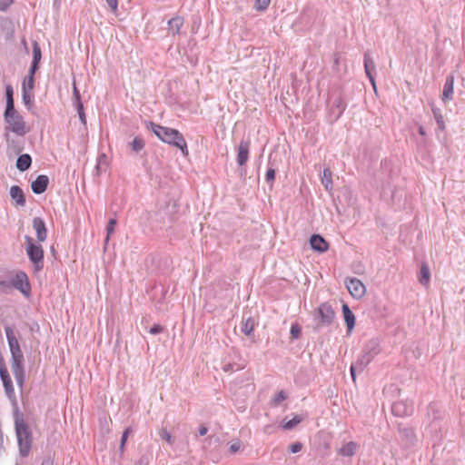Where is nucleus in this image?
<instances>
[{
    "mask_svg": "<svg viewBox=\"0 0 465 465\" xmlns=\"http://www.w3.org/2000/svg\"><path fill=\"white\" fill-rule=\"evenodd\" d=\"M7 343L11 352V369L15 378L17 385L22 388L25 381V372L24 368V354L20 348L19 341L15 335L11 326L5 328Z\"/></svg>",
    "mask_w": 465,
    "mask_h": 465,
    "instance_id": "nucleus-1",
    "label": "nucleus"
},
{
    "mask_svg": "<svg viewBox=\"0 0 465 465\" xmlns=\"http://www.w3.org/2000/svg\"><path fill=\"white\" fill-rule=\"evenodd\" d=\"M14 420L19 454L21 457L25 458L29 455L32 449L33 434L25 420L24 414L19 411L18 407L14 410Z\"/></svg>",
    "mask_w": 465,
    "mask_h": 465,
    "instance_id": "nucleus-2",
    "label": "nucleus"
},
{
    "mask_svg": "<svg viewBox=\"0 0 465 465\" xmlns=\"http://www.w3.org/2000/svg\"><path fill=\"white\" fill-rule=\"evenodd\" d=\"M148 127L161 141L180 149L184 155L188 154L186 141L178 130L162 126L153 122L149 123Z\"/></svg>",
    "mask_w": 465,
    "mask_h": 465,
    "instance_id": "nucleus-3",
    "label": "nucleus"
},
{
    "mask_svg": "<svg viewBox=\"0 0 465 465\" xmlns=\"http://www.w3.org/2000/svg\"><path fill=\"white\" fill-rule=\"evenodd\" d=\"M3 116L5 124L4 134L13 133L16 136L23 137L30 132V127L15 107L5 109Z\"/></svg>",
    "mask_w": 465,
    "mask_h": 465,
    "instance_id": "nucleus-4",
    "label": "nucleus"
},
{
    "mask_svg": "<svg viewBox=\"0 0 465 465\" xmlns=\"http://www.w3.org/2000/svg\"><path fill=\"white\" fill-rule=\"evenodd\" d=\"M25 241L26 243V254L30 262L33 263L35 271H42L44 268L45 257V252L43 247L40 244L35 243L34 239L29 235L25 236Z\"/></svg>",
    "mask_w": 465,
    "mask_h": 465,
    "instance_id": "nucleus-5",
    "label": "nucleus"
},
{
    "mask_svg": "<svg viewBox=\"0 0 465 465\" xmlns=\"http://www.w3.org/2000/svg\"><path fill=\"white\" fill-rule=\"evenodd\" d=\"M335 317L332 307L328 302H322L315 312V320L317 321L313 330L318 331L322 327L329 326L331 324Z\"/></svg>",
    "mask_w": 465,
    "mask_h": 465,
    "instance_id": "nucleus-6",
    "label": "nucleus"
},
{
    "mask_svg": "<svg viewBox=\"0 0 465 465\" xmlns=\"http://www.w3.org/2000/svg\"><path fill=\"white\" fill-rule=\"evenodd\" d=\"M344 284L346 288L348 289L349 292L354 299H361L362 298L366 293V287L362 283L361 280L358 278L352 277V278H346L344 281Z\"/></svg>",
    "mask_w": 465,
    "mask_h": 465,
    "instance_id": "nucleus-7",
    "label": "nucleus"
},
{
    "mask_svg": "<svg viewBox=\"0 0 465 465\" xmlns=\"http://www.w3.org/2000/svg\"><path fill=\"white\" fill-rule=\"evenodd\" d=\"M13 289L19 290L24 295H28L31 292V286L25 272L20 271L11 280Z\"/></svg>",
    "mask_w": 465,
    "mask_h": 465,
    "instance_id": "nucleus-8",
    "label": "nucleus"
},
{
    "mask_svg": "<svg viewBox=\"0 0 465 465\" xmlns=\"http://www.w3.org/2000/svg\"><path fill=\"white\" fill-rule=\"evenodd\" d=\"M413 411V402L408 400L397 401L391 405V412L397 417L410 416Z\"/></svg>",
    "mask_w": 465,
    "mask_h": 465,
    "instance_id": "nucleus-9",
    "label": "nucleus"
},
{
    "mask_svg": "<svg viewBox=\"0 0 465 465\" xmlns=\"http://www.w3.org/2000/svg\"><path fill=\"white\" fill-rule=\"evenodd\" d=\"M4 138L6 142L7 153L10 156L20 154L24 150V143L18 139L12 138L10 134H4Z\"/></svg>",
    "mask_w": 465,
    "mask_h": 465,
    "instance_id": "nucleus-10",
    "label": "nucleus"
},
{
    "mask_svg": "<svg viewBox=\"0 0 465 465\" xmlns=\"http://www.w3.org/2000/svg\"><path fill=\"white\" fill-rule=\"evenodd\" d=\"M363 63H364V70H365L366 75L368 76L373 88L376 89V83H375V78H374V74L376 72V66H375V63H374L373 59L371 57V55L368 52H366L364 54Z\"/></svg>",
    "mask_w": 465,
    "mask_h": 465,
    "instance_id": "nucleus-11",
    "label": "nucleus"
},
{
    "mask_svg": "<svg viewBox=\"0 0 465 465\" xmlns=\"http://www.w3.org/2000/svg\"><path fill=\"white\" fill-rule=\"evenodd\" d=\"M309 242L311 248L320 253L325 252L329 249L328 242L320 234H312Z\"/></svg>",
    "mask_w": 465,
    "mask_h": 465,
    "instance_id": "nucleus-12",
    "label": "nucleus"
},
{
    "mask_svg": "<svg viewBox=\"0 0 465 465\" xmlns=\"http://www.w3.org/2000/svg\"><path fill=\"white\" fill-rule=\"evenodd\" d=\"M49 184V178L47 175L40 174L36 177L35 181L31 183V189L34 193L35 194H42L44 193Z\"/></svg>",
    "mask_w": 465,
    "mask_h": 465,
    "instance_id": "nucleus-13",
    "label": "nucleus"
},
{
    "mask_svg": "<svg viewBox=\"0 0 465 465\" xmlns=\"http://www.w3.org/2000/svg\"><path fill=\"white\" fill-rule=\"evenodd\" d=\"M33 228L35 230L38 242H45L47 238V229L45 221L41 217L33 219Z\"/></svg>",
    "mask_w": 465,
    "mask_h": 465,
    "instance_id": "nucleus-14",
    "label": "nucleus"
},
{
    "mask_svg": "<svg viewBox=\"0 0 465 465\" xmlns=\"http://www.w3.org/2000/svg\"><path fill=\"white\" fill-rule=\"evenodd\" d=\"M250 143L248 141L242 140L238 146L237 153V163L240 166L244 165L249 159Z\"/></svg>",
    "mask_w": 465,
    "mask_h": 465,
    "instance_id": "nucleus-15",
    "label": "nucleus"
},
{
    "mask_svg": "<svg viewBox=\"0 0 465 465\" xmlns=\"http://www.w3.org/2000/svg\"><path fill=\"white\" fill-rule=\"evenodd\" d=\"M183 24H184V19L183 16L176 15V16L171 18L167 22L168 33L173 36L179 35L181 28L183 26Z\"/></svg>",
    "mask_w": 465,
    "mask_h": 465,
    "instance_id": "nucleus-16",
    "label": "nucleus"
},
{
    "mask_svg": "<svg viewBox=\"0 0 465 465\" xmlns=\"http://www.w3.org/2000/svg\"><path fill=\"white\" fill-rule=\"evenodd\" d=\"M341 312L343 315L344 322L347 326L348 331H351L355 327V315L350 309L347 303H343L341 306Z\"/></svg>",
    "mask_w": 465,
    "mask_h": 465,
    "instance_id": "nucleus-17",
    "label": "nucleus"
},
{
    "mask_svg": "<svg viewBox=\"0 0 465 465\" xmlns=\"http://www.w3.org/2000/svg\"><path fill=\"white\" fill-rule=\"evenodd\" d=\"M453 88H454V77H453V75H449V76H447L444 86H443L442 101L444 103L452 100Z\"/></svg>",
    "mask_w": 465,
    "mask_h": 465,
    "instance_id": "nucleus-18",
    "label": "nucleus"
},
{
    "mask_svg": "<svg viewBox=\"0 0 465 465\" xmlns=\"http://www.w3.org/2000/svg\"><path fill=\"white\" fill-rule=\"evenodd\" d=\"M10 196L13 200L15 201L16 206H25V196L22 190V188L18 185H13L10 188Z\"/></svg>",
    "mask_w": 465,
    "mask_h": 465,
    "instance_id": "nucleus-19",
    "label": "nucleus"
},
{
    "mask_svg": "<svg viewBox=\"0 0 465 465\" xmlns=\"http://www.w3.org/2000/svg\"><path fill=\"white\" fill-rule=\"evenodd\" d=\"M346 108V104L341 96L334 99L333 104L331 108V114L334 115L333 121H337L342 114Z\"/></svg>",
    "mask_w": 465,
    "mask_h": 465,
    "instance_id": "nucleus-20",
    "label": "nucleus"
},
{
    "mask_svg": "<svg viewBox=\"0 0 465 465\" xmlns=\"http://www.w3.org/2000/svg\"><path fill=\"white\" fill-rule=\"evenodd\" d=\"M362 351L373 360L374 357L376 355H378L381 351L380 343H379L378 340H376V339L370 340L365 344Z\"/></svg>",
    "mask_w": 465,
    "mask_h": 465,
    "instance_id": "nucleus-21",
    "label": "nucleus"
},
{
    "mask_svg": "<svg viewBox=\"0 0 465 465\" xmlns=\"http://www.w3.org/2000/svg\"><path fill=\"white\" fill-rule=\"evenodd\" d=\"M358 450V444L355 441H349L337 450L339 455L342 457H352Z\"/></svg>",
    "mask_w": 465,
    "mask_h": 465,
    "instance_id": "nucleus-22",
    "label": "nucleus"
},
{
    "mask_svg": "<svg viewBox=\"0 0 465 465\" xmlns=\"http://www.w3.org/2000/svg\"><path fill=\"white\" fill-rule=\"evenodd\" d=\"M32 164V157L28 153L19 154L16 159L15 166L20 172L27 171Z\"/></svg>",
    "mask_w": 465,
    "mask_h": 465,
    "instance_id": "nucleus-23",
    "label": "nucleus"
},
{
    "mask_svg": "<svg viewBox=\"0 0 465 465\" xmlns=\"http://www.w3.org/2000/svg\"><path fill=\"white\" fill-rule=\"evenodd\" d=\"M254 320L252 317L247 318L246 320H243L241 323V331L242 333H244L247 337L253 340V330H254Z\"/></svg>",
    "mask_w": 465,
    "mask_h": 465,
    "instance_id": "nucleus-24",
    "label": "nucleus"
},
{
    "mask_svg": "<svg viewBox=\"0 0 465 465\" xmlns=\"http://www.w3.org/2000/svg\"><path fill=\"white\" fill-rule=\"evenodd\" d=\"M145 146V142L143 138L140 135L135 136L132 142L128 143V147L134 153H139L142 150H143Z\"/></svg>",
    "mask_w": 465,
    "mask_h": 465,
    "instance_id": "nucleus-25",
    "label": "nucleus"
},
{
    "mask_svg": "<svg viewBox=\"0 0 465 465\" xmlns=\"http://www.w3.org/2000/svg\"><path fill=\"white\" fill-rule=\"evenodd\" d=\"M430 272L429 266L426 263H422L420 270L419 282L421 285H427L430 282Z\"/></svg>",
    "mask_w": 465,
    "mask_h": 465,
    "instance_id": "nucleus-26",
    "label": "nucleus"
},
{
    "mask_svg": "<svg viewBox=\"0 0 465 465\" xmlns=\"http://www.w3.org/2000/svg\"><path fill=\"white\" fill-rule=\"evenodd\" d=\"M33 98H34V95L30 93L29 90H27V88L25 86V83H24L23 88H22V99H23V103L25 104V105L26 106V108L28 110H30L31 106L33 105Z\"/></svg>",
    "mask_w": 465,
    "mask_h": 465,
    "instance_id": "nucleus-27",
    "label": "nucleus"
},
{
    "mask_svg": "<svg viewBox=\"0 0 465 465\" xmlns=\"http://www.w3.org/2000/svg\"><path fill=\"white\" fill-rule=\"evenodd\" d=\"M5 109L15 108V100H14V90L13 87L8 84L5 87Z\"/></svg>",
    "mask_w": 465,
    "mask_h": 465,
    "instance_id": "nucleus-28",
    "label": "nucleus"
},
{
    "mask_svg": "<svg viewBox=\"0 0 465 465\" xmlns=\"http://www.w3.org/2000/svg\"><path fill=\"white\" fill-rule=\"evenodd\" d=\"M372 361V359L363 351L354 363L358 367L359 371H362L364 368Z\"/></svg>",
    "mask_w": 465,
    "mask_h": 465,
    "instance_id": "nucleus-29",
    "label": "nucleus"
},
{
    "mask_svg": "<svg viewBox=\"0 0 465 465\" xmlns=\"http://www.w3.org/2000/svg\"><path fill=\"white\" fill-rule=\"evenodd\" d=\"M322 183L325 187L326 190H331L332 188V181H331V172L330 169H324L322 177Z\"/></svg>",
    "mask_w": 465,
    "mask_h": 465,
    "instance_id": "nucleus-30",
    "label": "nucleus"
},
{
    "mask_svg": "<svg viewBox=\"0 0 465 465\" xmlns=\"http://www.w3.org/2000/svg\"><path fill=\"white\" fill-rule=\"evenodd\" d=\"M158 434H159L160 438L162 440H165L170 446L173 445L174 439L165 428H162L158 431Z\"/></svg>",
    "mask_w": 465,
    "mask_h": 465,
    "instance_id": "nucleus-31",
    "label": "nucleus"
},
{
    "mask_svg": "<svg viewBox=\"0 0 465 465\" xmlns=\"http://www.w3.org/2000/svg\"><path fill=\"white\" fill-rule=\"evenodd\" d=\"M42 58L41 48L37 42L33 43V63L39 64Z\"/></svg>",
    "mask_w": 465,
    "mask_h": 465,
    "instance_id": "nucleus-32",
    "label": "nucleus"
},
{
    "mask_svg": "<svg viewBox=\"0 0 465 465\" xmlns=\"http://www.w3.org/2000/svg\"><path fill=\"white\" fill-rule=\"evenodd\" d=\"M432 112H433L434 118H435V120L437 122L438 128L440 130H444L445 129V124H444L443 117H442L441 114H440V109L433 108Z\"/></svg>",
    "mask_w": 465,
    "mask_h": 465,
    "instance_id": "nucleus-33",
    "label": "nucleus"
},
{
    "mask_svg": "<svg viewBox=\"0 0 465 465\" xmlns=\"http://www.w3.org/2000/svg\"><path fill=\"white\" fill-rule=\"evenodd\" d=\"M302 333V327L298 322H293L291 326L290 334L292 340H297L300 338Z\"/></svg>",
    "mask_w": 465,
    "mask_h": 465,
    "instance_id": "nucleus-34",
    "label": "nucleus"
},
{
    "mask_svg": "<svg viewBox=\"0 0 465 465\" xmlns=\"http://www.w3.org/2000/svg\"><path fill=\"white\" fill-rule=\"evenodd\" d=\"M117 224V220L115 218H111L109 221H108V223H107V226H106V238H105V242H108L111 234H113L114 232V228Z\"/></svg>",
    "mask_w": 465,
    "mask_h": 465,
    "instance_id": "nucleus-35",
    "label": "nucleus"
},
{
    "mask_svg": "<svg viewBox=\"0 0 465 465\" xmlns=\"http://www.w3.org/2000/svg\"><path fill=\"white\" fill-rule=\"evenodd\" d=\"M302 420V419L300 416H294L292 420L285 421L282 425V428L284 430H292L296 425H298Z\"/></svg>",
    "mask_w": 465,
    "mask_h": 465,
    "instance_id": "nucleus-36",
    "label": "nucleus"
},
{
    "mask_svg": "<svg viewBox=\"0 0 465 465\" xmlns=\"http://www.w3.org/2000/svg\"><path fill=\"white\" fill-rule=\"evenodd\" d=\"M13 290L10 280L0 281V292L9 293Z\"/></svg>",
    "mask_w": 465,
    "mask_h": 465,
    "instance_id": "nucleus-37",
    "label": "nucleus"
},
{
    "mask_svg": "<svg viewBox=\"0 0 465 465\" xmlns=\"http://www.w3.org/2000/svg\"><path fill=\"white\" fill-rule=\"evenodd\" d=\"M287 399V394L284 391H280L272 400V404L278 406L282 401Z\"/></svg>",
    "mask_w": 465,
    "mask_h": 465,
    "instance_id": "nucleus-38",
    "label": "nucleus"
},
{
    "mask_svg": "<svg viewBox=\"0 0 465 465\" xmlns=\"http://www.w3.org/2000/svg\"><path fill=\"white\" fill-rule=\"evenodd\" d=\"M271 3V0H256L255 8L258 11H265L269 5Z\"/></svg>",
    "mask_w": 465,
    "mask_h": 465,
    "instance_id": "nucleus-39",
    "label": "nucleus"
},
{
    "mask_svg": "<svg viewBox=\"0 0 465 465\" xmlns=\"http://www.w3.org/2000/svg\"><path fill=\"white\" fill-rule=\"evenodd\" d=\"M274 180H275V170L272 168H268L266 174H265L266 183H270L272 185Z\"/></svg>",
    "mask_w": 465,
    "mask_h": 465,
    "instance_id": "nucleus-40",
    "label": "nucleus"
},
{
    "mask_svg": "<svg viewBox=\"0 0 465 465\" xmlns=\"http://www.w3.org/2000/svg\"><path fill=\"white\" fill-rule=\"evenodd\" d=\"M242 447V442L240 440H236L234 442H232L230 447H229V450H230V453L231 454H234L236 453L237 451H239V450L241 449Z\"/></svg>",
    "mask_w": 465,
    "mask_h": 465,
    "instance_id": "nucleus-41",
    "label": "nucleus"
},
{
    "mask_svg": "<svg viewBox=\"0 0 465 465\" xmlns=\"http://www.w3.org/2000/svg\"><path fill=\"white\" fill-rule=\"evenodd\" d=\"M302 449V444L299 441H296V442L291 444L289 447L290 452H292V453H297V452L301 451Z\"/></svg>",
    "mask_w": 465,
    "mask_h": 465,
    "instance_id": "nucleus-42",
    "label": "nucleus"
},
{
    "mask_svg": "<svg viewBox=\"0 0 465 465\" xmlns=\"http://www.w3.org/2000/svg\"><path fill=\"white\" fill-rule=\"evenodd\" d=\"M105 1L111 9V12L114 14H116L117 10H118V0H105Z\"/></svg>",
    "mask_w": 465,
    "mask_h": 465,
    "instance_id": "nucleus-43",
    "label": "nucleus"
},
{
    "mask_svg": "<svg viewBox=\"0 0 465 465\" xmlns=\"http://www.w3.org/2000/svg\"><path fill=\"white\" fill-rule=\"evenodd\" d=\"M163 327L160 324H153L150 330H149V332L151 334H153V335H156V334H159L161 332H163Z\"/></svg>",
    "mask_w": 465,
    "mask_h": 465,
    "instance_id": "nucleus-44",
    "label": "nucleus"
},
{
    "mask_svg": "<svg viewBox=\"0 0 465 465\" xmlns=\"http://www.w3.org/2000/svg\"><path fill=\"white\" fill-rule=\"evenodd\" d=\"M13 3L14 0H0V11H6Z\"/></svg>",
    "mask_w": 465,
    "mask_h": 465,
    "instance_id": "nucleus-45",
    "label": "nucleus"
},
{
    "mask_svg": "<svg viewBox=\"0 0 465 465\" xmlns=\"http://www.w3.org/2000/svg\"><path fill=\"white\" fill-rule=\"evenodd\" d=\"M27 90L31 91L35 87V76L28 75L27 83L25 84Z\"/></svg>",
    "mask_w": 465,
    "mask_h": 465,
    "instance_id": "nucleus-46",
    "label": "nucleus"
},
{
    "mask_svg": "<svg viewBox=\"0 0 465 465\" xmlns=\"http://www.w3.org/2000/svg\"><path fill=\"white\" fill-rule=\"evenodd\" d=\"M77 101H81V94H80L78 88L76 87V85L74 84V90H73V103L77 102Z\"/></svg>",
    "mask_w": 465,
    "mask_h": 465,
    "instance_id": "nucleus-47",
    "label": "nucleus"
},
{
    "mask_svg": "<svg viewBox=\"0 0 465 465\" xmlns=\"http://www.w3.org/2000/svg\"><path fill=\"white\" fill-rule=\"evenodd\" d=\"M39 69V64L37 63H31L30 68H29V75L35 76V73Z\"/></svg>",
    "mask_w": 465,
    "mask_h": 465,
    "instance_id": "nucleus-48",
    "label": "nucleus"
},
{
    "mask_svg": "<svg viewBox=\"0 0 465 465\" xmlns=\"http://www.w3.org/2000/svg\"><path fill=\"white\" fill-rule=\"evenodd\" d=\"M73 104L77 111V114H81V112H84V104H83L82 101L74 102Z\"/></svg>",
    "mask_w": 465,
    "mask_h": 465,
    "instance_id": "nucleus-49",
    "label": "nucleus"
},
{
    "mask_svg": "<svg viewBox=\"0 0 465 465\" xmlns=\"http://www.w3.org/2000/svg\"><path fill=\"white\" fill-rule=\"evenodd\" d=\"M340 63V54L338 53H335L333 55V70H338Z\"/></svg>",
    "mask_w": 465,
    "mask_h": 465,
    "instance_id": "nucleus-50",
    "label": "nucleus"
},
{
    "mask_svg": "<svg viewBox=\"0 0 465 465\" xmlns=\"http://www.w3.org/2000/svg\"><path fill=\"white\" fill-rule=\"evenodd\" d=\"M127 439L126 436H123L121 437V441H120V446H119V451L121 452V454L124 452V445L127 441Z\"/></svg>",
    "mask_w": 465,
    "mask_h": 465,
    "instance_id": "nucleus-51",
    "label": "nucleus"
},
{
    "mask_svg": "<svg viewBox=\"0 0 465 465\" xmlns=\"http://www.w3.org/2000/svg\"><path fill=\"white\" fill-rule=\"evenodd\" d=\"M356 371H358V367L354 363H352L351 365L350 371H351V378L354 381L356 379Z\"/></svg>",
    "mask_w": 465,
    "mask_h": 465,
    "instance_id": "nucleus-52",
    "label": "nucleus"
},
{
    "mask_svg": "<svg viewBox=\"0 0 465 465\" xmlns=\"http://www.w3.org/2000/svg\"><path fill=\"white\" fill-rule=\"evenodd\" d=\"M199 435L204 436L208 432V428L205 425H201L198 430Z\"/></svg>",
    "mask_w": 465,
    "mask_h": 465,
    "instance_id": "nucleus-53",
    "label": "nucleus"
},
{
    "mask_svg": "<svg viewBox=\"0 0 465 465\" xmlns=\"http://www.w3.org/2000/svg\"><path fill=\"white\" fill-rule=\"evenodd\" d=\"M79 119L83 124H86V116L84 112H81V114H78Z\"/></svg>",
    "mask_w": 465,
    "mask_h": 465,
    "instance_id": "nucleus-54",
    "label": "nucleus"
},
{
    "mask_svg": "<svg viewBox=\"0 0 465 465\" xmlns=\"http://www.w3.org/2000/svg\"><path fill=\"white\" fill-rule=\"evenodd\" d=\"M41 465H53V461L50 458L45 459Z\"/></svg>",
    "mask_w": 465,
    "mask_h": 465,
    "instance_id": "nucleus-55",
    "label": "nucleus"
},
{
    "mask_svg": "<svg viewBox=\"0 0 465 465\" xmlns=\"http://www.w3.org/2000/svg\"><path fill=\"white\" fill-rule=\"evenodd\" d=\"M418 132L420 135L422 136H425L426 135V131H425V128L423 126H420L419 129H418Z\"/></svg>",
    "mask_w": 465,
    "mask_h": 465,
    "instance_id": "nucleus-56",
    "label": "nucleus"
},
{
    "mask_svg": "<svg viewBox=\"0 0 465 465\" xmlns=\"http://www.w3.org/2000/svg\"><path fill=\"white\" fill-rule=\"evenodd\" d=\"M132 430L131 428H127L124 430V431L123 432V436H126V438H128L129 434L131 433Z\"/></svg>",
    "mask_w": 465,
    "mask_h": 465,
    "instance_id": "nucleus-57",
    "label": "nucleus"
},
{
    "mask_svg": "<svg viewBox=\"0 0 465 465\" xmlns=\"http://www.w3.org/2000/svg\"><path fill=\"white\" fill-rule=\"evenodd\" d=\"M223 370H224V371H232V364H226V365H224Z\"/></svg>",
    "mask_w": 465,
    "mask_h": 465,
    "instance_id": "nucleus-58",
    "label": "nucleus"
},
{
    "mask_svg": "<svg viewBox=\"0 0 465 465\" xmlns=\"http://www.w3.org/2000/svg\"><path fill=\"white\" fill-rule=\"evenodd\" d=\"M14 35V29L12 28L10 32L7 33V38L13 37Z\"/></svg>",
    "mask_w": 465,
    "mask_h": 465,
    "instance_id": "nucleus-59",
    "label": "nucleus"
},
{
    "mask_svg": "<svg viewBox=\"0 0 465 465\" xmlns=\"http://www.w3.org/2000/svg\"><path fill=\"white\" fill-rule=\"evenodd\" d=\"M360 267H361V265H360V264H359L357 267H355V269H354V272H355V273H361V272H360V270H359V268H360Z\"/></svg>",
    "mask_w": 465,
    "mask_h": 465,
    "instance_id": "nucleus-60",
    "label": "nucleus"
},
{
    "mask_svg": "<svg viewBox=\"0 0 465 465\" xmlns=\"http://www.w3.org/2000/svg\"><path fill=\"white\" fill-rule=\"evenodd\" d=\"M54 4H56L57 2H59V0H54Z\"/></svg>",
    "mask_w": 465,
    "mask_h": 465,
    "instance_id": "nucleus-61",
    "label": "nucleus"
},
{
    "mask_svg": "<svg viewBox=\"0 0 465 465\" xmlns=\"http://www.w3.org/2000/svg\"><path fill=\"white\" fill-rule=\"evenodd\" d=\"M139 463H140V465H142V461H140Z\"/></svg>",
    "mask_w": 465,
    "mask_h": 465,
    "instance_id": "nucleus-62",
    "label": "nucleus"
},
{
    "mask_svg": "<svg viewBox=\"0 0 465 465\" xmlns=\"http://www.w3.org/2000/svg\"><path fill=\"white\" fill-rule=\"evenodd\" d=\"M16 465H21V464L16 463Z\"/></svg>",
    "mask_w": 465,
    "mask_h": 465,
    "instance_id": "nucleus-63",
    "label": "nucleus"
}]
</instances>
